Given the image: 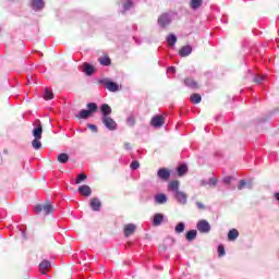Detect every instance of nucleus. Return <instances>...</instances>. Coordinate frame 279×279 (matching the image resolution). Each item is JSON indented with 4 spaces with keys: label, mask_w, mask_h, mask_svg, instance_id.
<instances>
[{
    "label": "nucleus",
    "mask_w": 279,
    "mask_h": 279,
    "mask_svg": "<svg viewBox=\"0 0 279 279\" xmlns=\"http://www.w3.org/2000/svg\"><path fill=\"white\" fill-rule=\"evenodd\" d=\"M185 239L189 242L195 241V239H197V230H190V231H187V233L185 235Z\"/></svg>",
    "instance_id": "obj_26"
},
{
    "label": "nucleus",
    "mask_w": 279,
    "mask_h": 279,
    "mask_svg": "<svg viewBox=\"0 0 279 279\" xmlns=\"http://www.w3.org/2000/svg\"><path fill=\"white\" fill-rule=\"evenodd\" d=\"M136 231V226L133 223L125 225L124 236H132V233Z\"/></svg>",
    "instance_id": "obj_16"
},
{
    "label": "nucleus",
    "mask_w": 279,
    "mask_h": 279,
    "mask_svg": "<svg viewBox=\"0 0 279 279\" xmlns=\"http://www.w3.org/2000/svg\"><path fill=\"white\" fill-rule=\"evenodd\" d=\"M173 21V14L172 13H162L159 15L157 20V25L161 28L165 29V27H169L171 25V22Z\"/></svg>",
    "instance_id": "obj_2"
},
{
    "label": "nucleus",
    "mask_w": 279,
    "mask_h": 279,
    "mask_svg": "<svg viewBox=\"0 0 279 279\" xmlns=\"http://www.w3.org/2000/svg\"><path fill=\"white\" fill-rule=\"evenodd\" d=\"M100 84H104V86L110 90V93H117L119 90V85L109 78H104L100 81Z\"/></svg>",
    "instance_id": "obj_4"
},
{
    "label": "nucleus",
    "mask_w": 279,
    "mask_h": 279,
    "mask_svg": "<svg viewBox=\"0 0 279 279\" xmlns=\"http://www.w3.org/2000/svg\"><path fill=\"white\" fill-rule=\"evenodd\" d=\"M266 77H267L266 75H257L254 77V82H255V84H263V82H265Z\"/></svg>",
    "instance_id": "obj_37"
},
{
    "label": "nucleus",
    "mask_w": 279,
    "mask_h": 279,
    "mask_svg": "<svg viewBox=\"0 0 279 279\" xmlns=\"http://www.w3.org/2000/svg\"><path fill=\"white\" fill-rule=\"evenodd\" d=\"M174 199H177L178 204H181L182 206H184L189 202V196L186 195V193L182 191H177L174 193Z\"/></svg>",
    "instance_id": "obj_6"
},
{
    "label": "nucleus",
    "mask_w": 279,
    "mask_h": 279,
    "mask_svg": "<svg viewBox=\"0 0 279 279\" xmlns=\"http://www.w3.org/2000/svg\"><path fill=\"white\" fill-rule=\"evenodd\" d=\"M168 73H175V68L174 66L168 68Z\"/></svg>",
    "instance_id": "obj_46"
},
{
    "label": "nucleus",
    "mask_w": 279,
    "mask_h": 279,
    "mask_svg": "<svg viewBox=\"0 0 279 279\" xmlns=\"http://www.w3.org/2000/svg\"><path fill=\"white\" fill-rule=\"evenodd\" d=\"M275 198L279 202V193H275Z\"/></svg>",
    "instance_id": "obj_47"
},
{
    "label": "nucleus",
    "mask_w": 279,
    "mask_h": 279,
    "mask_svg": "<svg viewBox=\"0 0 279 279\" xmlns=\"http://www.w3.org/2000/svg\"><path fill=\"white\" fill-rule=\"evenodd\" d=\"M50 267H51V262L43 260L39 264V271L45 276V274H47V269H49Z\"/></svg>",
    "instance_id": "obj_17"
},
{
    "label": "nucleus",
    "mask_w": 279,
    "mask_h": 279,
    "mask_svg": "<svg viewBox=\"0 0 279 279\" xmlns=\"http://www.w3.org/2000/svg\"><path fill=\"white\" fill-rule=\"evenodd\" d=\"M87 128L92 130V132H97V125L95 124H88Z\"/></svg>",
    "instance_id": "obj_44"
},
{
    "label": "nucleus",
    "mask_w": 279,
    "mask_h": 279,
    "mask_svg": "<svg viewBox=\"0 0 279 279\" xmlns=\"http://www.w3.org/2000/svg\"><path fill=\"white\" fill-rule=\"evenodd\" d=\"M32 147L37 149V150L40 149L43 147V143L40 142V138L35 137L32 141Z\"/></svg>",
    "instance_id": "obj_32"
},
{
    "label": "nucleus",
    "mask_w": 279,
    "mask_h": 279,
    "mask_svg": "<svg viewBox=\"0 0 279 279\" xmlns=\"http://www.w3.org/2000/svg\"><path fill=\"white\" fill-rule=\"evenodd\" d=\"M190 101L192 104H201L202 102V96L199 94H193L191 97H190Z\"/></svg>",
    "instance_id": "obj_31"
},
{
    "label": "nucleus",
    "mask_w": 279,
    "mask_h": 279,
    "mask_svg": "<svg viewBox=\"0 0 279 279\" xmlns=\"http://www.w3.org/2000/svg\"><path fill=\"white\" fill-rule=\"evenodd\" d=\"M150 125H153V128H162L165 125V117L162 116L153 117L150 121Z\"/></svg>",
    "instance_id": "obj_9"
},
{
    "label": "nucleus",
    "mask_w": 279,
    "mask_h": 279,
    "mask_svg": "<svg viewBox=\"0 0 279 279\" xmlns=\"http://www.w3.org/2000/svg\"><path fill=\"white\" fill-rule=\"evenodd\" d=\"M83 73H85V75H93L95 73V68L93 65H90V63H83Z\"/></svg>",
    "instance_id": "obj_14"
},
{
    "label": "nucleus",
    "mask_w": 279,
    "mask_h": 279,
    "mask_svg": "<svg viewBox=\"0 0 279 279\" xmlns=\"http://www.w3.org/2000/svg\"><path fill=\"white\" fill-rule=\"evenodd\" d=\"M203 3H204V0H191L190 8L191 10H199Z\"/></svg>",
    "instance_id": "obj_21"
},
{
    "label": "nucleus",
    "mask_w": 279,
    "mask_h": 279,
    "mask_svg": "<svg viewBox=\"0 0 279 279\" xmlns=\"http://www.w3.org/2000/svg\"><path fill=\"white\" fill-rule=\"evenodd\" d=\"M33 136H34V138H43V125L41 124H38L33 130Z\"/></svg>",
    "instance_id": "obj_23"
},
{
    "label": "nucleus",
    "mask_w": 279,
    "mask_h": 279,
    "mask_svg": "<svg viewBox=\"0 0 279 279\" xmlns=\"http://www.w3.org/2000/svg\"><path fill=\"white\" fill-rule=\"evenodd\" d=\"M191 53H193V47L191 46H183L180 50H179V56L181 58H186L189 56H191Z\"/></svg>",
    "instance_id": "obj_11"
},
{
    "label": "nucleus",
    "mask_w": 279,
    "mask_h": 279,
    "mask_svg": "<svg viewBox=\"0 0 279 279\" xmlns=\"http://www.w3.org/2000/svg\"><path fill=\"white\" fill-rule=\"evenodd\" d=\"M124 149H128V150L132 149V145L130 143H125Z\"/></svg>",
    "instance_id": "obj_45"
},
{
    "label": "nucleus",
    "mask_w": 279,
    "mask_h": 279,
    "mask_svg": "<svg viewBox=\"0 0 279 279\" xmlns=\"http://www.w3.org/2000/svg\"><path fill=\"white\" fill-rule=\"evenodd\" d=\"M87 109H82L78 114H76V119H88L89 117H93L97 110H99V107L95 102H88Z\"/></svg>",
    "instance_id": "obj_1"
},
{
    "label": "nucleus",
    "mask_w": 279,
    "mask_h": 279,
    "mask_svg": "<svg viewBox=\"0 0 279 279\" xmlns=\"http://www.w3.org/2000/svg\"><path fill=\"white\" fill-rule=\"evenodd\" d=\"M102 123L110 130V132H114V130H117V122L110 117H102Z\"/></svg>",
    "instance_id": "obj_7"
},
{
    "label": "nucleus",
    "mask_w": 279,
    "mask_h": 279,
    "mask_svg": "<svg viewBox=\"0 0 279 279\" xmlns=\"http://www.w3.org/2000/svg\"><path fill=\"white\" fill-rule=\"evenodd\" d=\"M44 99H46V101H49V99H53V92L49 88H46L44 93Z\"/></svg>",
    "instance_id": "obj_34"
},
{
    "label": "nucleus",
    "mask_w": 279,
    "mask_h": 279,
    "mask_svg": "<svg viewBox=\"0 0 279 279\" xmlns=\"http://www.w3.org/2000/svg\"><path fill=\"white\" fill-rule=\"evenodd\" d=\"M196 206H197V209H198V210H204V208H206V207L204 206V203H199V202H196Z\"/></svg>",
    "instance_id": "obj_43"
},
{
    "label": "nucleus",
    "mask_w": 279,
    "mask_h": 279,
    "mask_svg": "<svg viewBox=\"0 0 279 279\" xmlns=\"http://www.w3.org/2000/svg\"><path fill=\"white\" fill-rule=\"evenodd\" d=\"M232 180H233L232 177H226V178L223 179V183H225V184H230V183L232 182Z\"/></svg>",
    "instance_id": "obj_42"
},
{
    "label": "nucleus",
    "mask_w": 279,
    "mask_h": 279,
    "mask_svg": "<svg viewBox=\"0 0 279 279\" xmlns=\"http://www.w3.org/2000/svg\"><path fill=\"white\" fill-rule=\"evenodd\" d=\"M31 5L35 12H38L45 8V1L43 0H31Z\"/></svg>",
    "instance_id": "obj_12"
},
{
    "label": "nucleus",
    "mask_w": 279,
    "mask_h": 279,
    "mask_svg": "<svg viewBox=\"0 0 279 279\" xmlns=\"http://www.w3.org/2000/svg\"><path fill=\"white\" fill-rule=\"evenodd\" d=\"M168 191H172L173 193H178V191H180V182L179 181H171L168 184Z\"/></svg>",
    "instance_id": "obj_20"
},
{
    "label": "nucleus",
    "mask_w": 279,
    "mask_h": 279,
    "mask_svg": "<svg viewBox=\"0 0 279 279\" xmlns=\"http://www.w3.org/2000/svg\"><path fill=\"white\" fill-rule=\"evenodd\" d=\"M177 171L178 175L182 177L184 173H186V171H189V167H186V165H181Z\"/></svg>",
    "instance_id": "obj_35"
},
{
    "label": "nucleus",
    "mask_w": 279,
    "mask_h": 279,
    "mask_svg": "<svg viewBox=\"0 0 279 279\" xmlns=\"http://www.w3.org/2000/svg\"><path fill=\"white\" fill-rule=\"evenodd\" d=\"M136 123V120L134 119V116H130L128 119H126V124L130 126V128H134Z\"/></svg>",
    "instance_id": "obj_38"
},
{
    "label": "nucleus",
    "mask_w": 279,
    "mask_h": 279,
    "mask_svg": "<svg viewBox=\"0 0 279 279\" xmlns=\"http://www.w3.org/2000/svg\"><path fill=\"white\" fill-rule=\"evenodd\" d=\"M218 254L219 256H226V248L223 247V245L218 246Z\"/></svg>",
    "instance_id": "obj_40"
},
{
    "label": "nucleus",
    "mask_w": 279,
    "mask_h": 279,
    "mask_svg": "<svg viewBox=\"0 0 279 279\" xmlns=\"http://www.w3.org/2000/svg\"><path fill=\"white\" fill-rule=\"evenodd\" d=\"M100 112L102 113V117H110L112 114V108L108 104H104L100 107Z\"/></svg>",
    "instance_id": "obj_18"
},
{
    "label": "nucleus",
    "mask_w": 279,
    "mask_h": 279,
    "mask_svg": "<svg viewBox=\"0 0 279 279\" xmlns=\"http://www.w3.org/2000/svg\"><path fill=\"white\" fill-rule=\"evenodd\" d=\"M165 220V216L162 214H155L153 218V226L158 227Z\"/></svg>",
    "instance_id": "obj_19"
},
{
    "label": "nucleus",
    "mask_w": 279,
    "mask_h": 279,
    "mask_svg": "<svg viewBox=\"0 0 279 279\" xmlns=\"http://www.w3.org/2000/svg\"><path fill=\"white\" fill-rule=\"evenodd\" d=\"M229 241H236L239 239V230L231 229L228 233Z\"/></svg>",
    "instance_id": "obj_25"
},
{
    "label": "nucleus",
    "mask_w": 279,
    "mask_h": 279,
    "mask_svg": "<svg viewBox=\"0 0 279 279\" xmlns=\"http://www.w3.org/2000/svg\"><path fill=\"white\" fill-rule=\"evenodd\" d=\"M84 180H86V174L81 173V174L77 175L75 184H81V182H84Z\"/></svg>",
    "instance_id": "obj_39"
},
{
    "label": "nucleus",
    "mask_w": 279,
    "mask_h": 279,
    "mask_svg": "<svg viewBox=\"0 0 279 279\" xmlns=\"http://www.w3.org/2000/svg\"><path fill=\"white\" fill-rule=\"evenodd\" d=\"M78 193L85 197H90V195H93V190L88 185H81L78 187Z\"/></svg>",
    "instance_id": "obj_13"
},
{
    "label": "nucleus",
    "mask_w": 279,
    "mask_h": 279,
    "mask_svg": "<svg viewBox=\"0 0 279 279\" xmlns=\"http://www.w3.org/2000/svg\"><path fill=\"white\" fill-rule=\"evenodd\" d=\"M157 178H159V180H162V182H168L169 178H171V172L167 168H160L157 171Z\"/></svg>",
    "instance_id": "obj_8"
},
{
    "label": "nucleus",
    "mask_w": 279,
    "mask_h": 279,
    "mask_svg": "<svg viewBox=\"0 0 279 279\" xmlns=\"http://www.w3.org/2000/svg\"><path fill=\"white\" fill-rule=\"evenodd\" d=\"M198 232L203 234H208L210 232V223L207 220H199L196 225Z\"/></svg>",
    "instance_id": "obj_5"
},
{
    "label": "nucleus",
    "mask_w": 279,
    "mask_h": 279,
    "mask_svg": "<svg viewBox=\"0 0 279 279\" xmlns=\"http://www.w3.org/2000/svg\"><path fill=\"white\" fill-rule=\"evenodd\" d=\"M217 182H218L217 178L211 177L207 181H203L202 185L203 186H206V185H208V186H217Z\"/></svg>",
    "instance_id": "obj_27"
},
{
    "label": "nucleus",
    "mask_w": 279,
    "mask_h": 279,
    "mask_svg": "<svg viewBox=\"0 0 279 279\" xmlns=\"http://www.w3.org/2000/svg\"><path fill=\"white\" fill-rule=\"evenodd\" d=\"M184 84L189 88H193V89L199 88V85L193 78H185Z\"/></svg>",
    "instance_id": "obj_22"
},
{
    "label": "nucleus",
    "mask_w": 279,
    "mask_h": 279,
    "mask_svg": "<svg viewBox=\"0 0 279 279\" xmlns=\"http://www.w3.org/2000/svg\"><path fill=\"white\" fill-rule=\"evenodd\" d=\"M53 210H56V209L53 208V205H51L50 203L35 206V213L37 215H40V213H45V215H51V214H53Z\"/></svg>",
    "instance_id": "obj_3"
},
{
    "label": "nucleus",
    "mask_w": 279,
    "mask_h": 279,
    "mask_svg": "<svg viewBox=\"0 0 279 279\" xmlns=\"http://www.w3.org/2000/svg\"><path fill=\"white\" fill-rule=\"evenodd\" d=\"M141 167V163L138 161H132L131 163V169L136 170Z\"/></svg>",
    "instance_id": "obj_41"
},
{
    "label": "nucleus",
    "mask_w": 279,
    "mask_h": 279,
    "mask_svg": "<svg viewBox=\"0 0 279 279\" xmlns=\"http://www.w3.org/2000/svg\"><path fill=\"white\" fill-rule=\"evenodd\" d=\"M100 64H102V66H110V58L108 57H101L98 59Z\"/></svg>",
    "instance_id": "obj_36"
},
{
    "label": "nucleus",
    "mask_w": 279,
    "mask_h": 279,
    "mask_svg": "<svg viewBox=\"0 0 279 279\" xmlns=\"http://www.w3.org/2000/svg\"><path fill=\"white\" fill-rule=\"evenodd\" d=\"M167 202H169V198L167 197V194H157L155 195V204H167Z\"/></svg>",
    "instance_id": "obj_15"
},
{
    "label": "nucleus",
    "mask_w": 279,
    "mask_h": 279,
    "mask_svg": "<svg viewBox=\"0 0 279 279\" xmlns=\"http://www.w3.org/2000/svg\"><path fill=\"white\" fill-rule=\"evenodd\" d=\"M57 160L58 162H61V165H66V162H69V155H66V153H61Z\"/></svg>",
    "instance_id": "obj_28"
},
{
    "label": "nucleus",
    "mask_w": 279,
    "mask_h": 279,
    "mask_svg": "<svg viewBox=\"0 0 279 279\" xmlns=\"http://www.w3.org/2000/svg\"><path fill=\"white\" fill-rule=\"evenodd\" d=\"M185 228H186V225H184V222H179L174 228V232H177V234H182Z\"/></svg>",
    "instance_id": "obj_30"
},
{
    "label": "nucleus",
    "mask_w": 279,
    "mask_h": 279,
    "mask_svg": "<svg viewBox=\"0 0 279 279\" xmlns=\"http://www.w3.org/2000/svg\"><path fill=\"white\" fill-rule=\"evenodd\" d=\"M177 43H178V37H175V35L170 34L167 37V44L170 45V47H174Z\"/></svg>",
    "instance_id": "obj_29"
},
{
    "label": "nucleus",
    "mask_w": 279,
    "mask_h": 279,
    "mask_svg": "<svg viewBox=\"0 0 279 279\" xmlns=\"http://www.w3.org/2000/svg\"><path fill=\"white\" fill-rule=\"evenodd\" d=\"M89 206L92 210H94L95 213H99L101 210V201H99V198H92Z\"/></svg>",
    "instance_id": "obj_10"
},
{
    "label": "nucleus",
    "mask_w": 279,
    "mask_h": 279,
    "mask_svg": "<svg viewBox=\"0 0 279 279\" xmlns=\"http://www.w3.org/2000/svg\"><path fill=\"white\" fill-rule=\"evenodd\" d=\"M121 5L124 9V12L131 10L134 7V2L132 0H121Z\"/></svg>",
    "instance_id": "obj_24"
},
{
    "label": "nucleus",
    "mask_w": 279,
    "mask_h": 279,
    "mask_svg": "<svg viewBox=\"0 0 279 279\" xmlns=\"http://www.w3.org/2000/svg\"><path fill=\"white\" fill-rule=\"evenodd\" d=\"M245 186H246V189H252V183H247V182H245V180H241L238 185V189H239V191H243V189H245Z\"/></svg>",
    "instance_id": "obj_33"
}]
</instances>
